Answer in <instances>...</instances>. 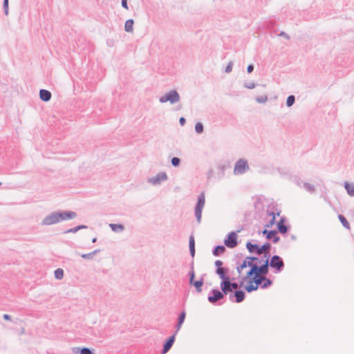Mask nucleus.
Returning a JSON list of instances; mask_svg holds the SVG:
<instances>
[{
  "instance_id": "4468645a",
  "label": "nucleus",
  "mask_w": 354,
  "mask_h": 354,
  "mask_svg": "<svg viewBox=\"0 0 354 354\" xmlns=\"http://www.w3.org/2000/svg\"><path fill=\"white\" fill-rule=\"evenodd\" d=\"M168 178L167 175L165 172H159L155 176L150 178L148 182L156 185H160L162 182L166 180Z\"/></svg>"
},
{
  "instance_id": "dca6fc26",
  "label": "nucleus",
  "mask_w": 354,
  "mask_h": 354,
  "mask_svg": "<svg viewBox=\"0 0 354 354\" xmlns=\"http://www.w3.org/2000/svg\"><path fill=\"white\" fill-rule=\"evenodd\" d=\"M229 272L230 270L227 267H222L221 269H218V271H215V273L221 279V283L224 282L225 280L230 277Z\"/></svg>"
},
{
  "instance_id": "c85d7f7f",
  "label": "nucleus",
  "mask_w": 354,
  "mask_h": 354,
  "mask_svg": "<svg viewBox=\"0 0 354 354\" xmlns=\"http://www.w3.org/2000/svg\"><path fill=\"white\" fill-rule=\"evenodd\" d=\"M88 228V226L86 225H78L74 227H72V228H70L67 230H66L64 232L65 234H67V233H76L77 232H78L79 230H84V229H87Z\"/></svg>"
},
{
  "instance_id": "a211bd4d",
  "label": "nucleus",
  "mask_w": 354,
  "mask_h": 354,
  "mask_svg": "<svg viewBox=\"0 0 354 354\" xmlns=\"http://www.w3.org/2000/svg\"><path fill=\"white\" fill-rule=\"evenodd\" d=\"M263 263H261L259 268V277L267 276L269 272V268H270L269 260H263Z\"/></svg>"
},
{
  "instance_id": "a878e982",
  "label": "nucleus",
  "mask_w": 354,
  "mask_h": 354,
  "mask_svg": "<svg viewBox=\"0 0 354 354\" xmlns=\"http://www.w3.org/2000/svg\"><path fill=\"white\" fill-rule=\"evenodd\" d=\"M344 187L350 196H354V183L345 182Z\"/></svg>"
},
{
  "instance_id": "f257e3e1",
  "label": "nucleus",
  "mask_w": 354,
  "mask_h": 354,
  "mask_svg": "<svg viewBox=\"0 0 354 354\" xmlns=\"http://www.w3.org/2000/svg\"><path fill=\"white\" fill-rule=\"evenodd\" d=\"M77 213L72 210H57L52 212L45 216L41 222V225H52L64 221L76 218Z\"/></svg>"
},
{
  "instance_id": "49530a36",
  "label": "nucleus",
  "mask_w": 354,
  "mask_h": 354,
  "mask_svg": "<svg viewBox=\"0 0 354 354\" xmlns=\"http://www.w3.org/2000/svg\"><path fill=\"white\" fill-rule=\"evenodd\" d=\"M80 256L82 258H83L84 259H87V260H91V259H93V258L91 252L87 253V254H82Z\"/></svg>"
},
{
  "instance_id": "0e129e2a",
  "label": "nucleus",
  "mask_w": 354,
  "mask_h": 354,
  "mask_svg": "<svg viewBox=\"0 0 354 354\" xmlns=\"http://www.w3.org/2000/svg\"><path fill=\"white\" fill-rule=\"evenodd\" d=\"M236 257L239 258V257H243V254L241 253H238L236 254Z\"/></svg>"
},
{
  "instance_id": "13d9d810",
  "label": "nucleus",
  "mask_w": 354,
  "mask_h": 354,
  "mask_svg": "<svg viewBox=\"0 0 354 354\" xmlns=\"http://www.w3.org/2000/svg\"><path fill=\"white\" fill-rule=\"evenodd\" d=\"M236 271H237V272H238V274H239V277H240V275H241V274H242V272H243V268H241V266H238V265H236Z\"/></svg>"
},
{
  "instance_id": "1a4fd4ad",
  "label": "nucleus",
  "mask_w": 354,
  "mask_h": 354,
  "mask_svg": "<svg viewBox=\"0 0 354 354\" xmlns=\"http://www.w3.org/2000/svg\"><path fill=\"white\" fill-rule=\"evenodd\" d=\"M249 169L248 161L245 159H239L234 165V174L235 175L243 174L246 171L249 170Z\"/></svg>"
},
{
  "instance_id": "ea45409f",
  "label": "nucleus",
  "mask_w": 354,
  "mask_h": 354,
  "mask_svg": "<svg viewBox=\"0 0 354 354\" xmlns=\"http://www.w3.org/2000/svg\"><path fill=\"white\" fill-rule=\"evenodd\" d=\"M171 164L172 165V166H174V167H177L180 165V159L178 158V157H174L171 158Z\"/></svg>"
},
{
  "instance_id": "6e6552de",
  "label": "nucleus",
  "mask_w": 354,
  "mask_h": 354,
  "mask_svg": "<svg viewBox=\"0 0 354 354\" xmlns=\"http://www.w3.org/2000/svg\"><path fill=\"white\" fill-rule=\"evenodd\" d=\"M180 95L176 90H171L164 95L161 96L159 99L160 103H165L169 102L171 104L178 102L180 100Z\"/></svg>"
},
{
  "instance_id": "e2e57ef3",
  "label": "nucleus",
  "mask_w": 354,
  "mask_h": 354,
  "mask_svg": "<svg viewBox=\"0 0 354 354\" xmlns=\"http://www.w3.org/2000/svg\"><path fill=\"white\" fill-rule=\"evenodd\" d=\"M296 239H297V237H296V236H295V235H293V234H292V235H291V239H292V240L295 241V240H296Z\"/></svg>"
},
{
  "instance_id": "79ce46f5",
  "label": "nucleus",
  "mask_w": 354,
  "mask_h": 354,
  "mask_svg": "<svg viewBox=\"0 0 354 354\" xmlns=\"http://www.w3.org/2000/svg\"><path fill=\"white\" fill-rule=\"evenodd\" d=\"M195 248V239L193 234L189 236V248Z\"/></svg>"
},
{
  "instance_id": "338daca9",
  "label": "nucleus",
  "mask_w": 354,
  "mask_h": 354,
  "mask_svg": "<svg viewBox=\"0 0 354 354\" xmlns=\"http://www.w3.org/2000/svg\"><path fill=\"white\" fill-rule=\"evenodd\" d=\"M257 202L254 203V207H257Z\"/></svg>"
},
{
  "instance_id": "c756f323",
  "label": "nucleus",
  "mask_w": 354,
  "mask_h": 354,
  "mask_svg": "<svg viewBox=\"0 0 354 354\" xmlns=\"http://www.w3.org/2000/svg\"><path fill=\"white\" fill-rule=\"evenodd\" d=\"M338 219L342 223V225L347 230L351 229V225L349 222L347 221L346 218L343 214L338 215Z\"/></svg>"
},
{
  "instance_id": "cd10ccee",
  "label": "nucleus",
  "mask_w": 354,
  "mask_h": 354,
  "mask_svg": "<svg viewBox=\"0 0 354 354\" xmlns=\"http://www.w3.org/2000/svg\"><path fill=\"white\" fill-rule=\"evenodd\" d=\"M134 21L132 19H127L124 24V30L127 32H132L133 30Z\"/></svg>"
},
{
  "instance_id": "4c0bfd02",
  "label": "nucleus",
  "mask_w": 354,
  "mask_h": 354,
  "mask_svg": "<svg viewBox=\"0 0 354 354\" xmlns=\"http://www.w3.org/2000/svg\"><path fill=\"white\" fill-rule=\"evenodd\" d=\"M276 218H274V216H273V218H272L268 222H267L264 225V227L265 229L268 230V228L272 227L274 224H276Z\"/></svg>"
},
{
  "instance_id": "052dcab7",
  "label": "nucleus",
  "mask_w": 354,
  "mask_h": 354,
  "mask_svg": "<svg viewBox=\"0 0 354 354\" xmlns=\"http://www.w3.org/2000/svg\"><path fill=\"white\" fill-rule=\"evenodd\" d=\"M189 268H190V270H194V261L193 259H192V261L189 263Z\"/></svg>"
},
{
  "instance_id": "bf43d9fd",
  "label": "nucleus",
  "mask_w": 354,
  "mask_h": 354,
  "mask_svg": "<svg viewBox=\"0 0 354 354\" xmlns=\"http://www.w3.org/2000/svg\"><path fill=\"white\" fill-rule=\"evenodd\" d=\"M186 122V119L184 117H180L179 119V123L181 126H184Z\"/></svg>"
},
{
  "instance_id": "39448f33",
  "label": "nucleus",
  "mask_w": 354,
  "mask_h": 354,
  "mask_svg": "<svg viewBox=\"0 0 354 354\" xmlns=\"http://www.w3.org/2000/svg\"><path fill=\"white\" fill-rule=\"evenodd\" d=\"M269 263L270 268L276 274L281 272L285 267V263L283 259L277 254H274L270 257Z\"/></svg>"
},
{
  "instance_id": "20e7f679",
  "label": "nucleus",
  "mask_w": 354,
  "mask_h": 354,
  "mask_svg": "<svg viewBox=\"0 0 354 354\" xmlns=\"http://www.w3.org/2000/svg\"><path fill=\"white\" fill-rule=\"evenodd\" d=\"M205 203V192H202L198 196L197 202L194 207V215L198 223H201L202 219V211Z\"/></svg>"
},
{
  "instance_id": "f704fd0d",
  "label": "nucleus",
  "mask_w": 354,
  "mask_h": 354,
  "mask_svg": "<svg viewBox=\"0 0 354 354\" xmlns=\"http://www.w3.org/2000/svg\"><path fill=\"white\" fill-rule=\"evenodd\" d=\"M260 249L262 251V253L265 251H270L271 243L266 241L262 245H260Z\"/></svg>"
},
{
  "instance_id": "2f4dec72",
  "label": "nucleus",
  "mask_w": 354,
  "mask_h": 354,
  "mask_svg": "<svg viewBox=\"0 0 354 354\" xmlns=\"http://www.w3.org/2000/svg\"><path fill=\"white\" fill-rule=\"evenodd\" d=\"M295 102V97L293 95H290L288 96L286 102V104L288 107L292 106Z\"/></svg>"
},
{
  "instance_id": "393cba45",
  "label": "nucleus",
  "mask_w": 354,
  "mask_h": 354,
  "mask_svg": "<svg viewBox=\"0 0 354 354\" xmlns=\"http://www.w3.org/2000/svg\"><path fill=\"white\" fill-rule=\"evenodd\" d=\"M249 266L254 263H261L263 261V259H260L259 257L255 256H248L245 257Z\"/></svg>"
},
{
  "instance_id": "7ed1b4c3",
  "label": "nucleus",
  "mask_w": 354,
  "mask_h": 354,
  "mask_svg": "<svg viewBox=\"0 0 354 354\" xmlns=\"http://www.w3.org/2000/svg\"><path fill=\"white\" fill-rule=\"evenodd\" d=\"M214 288L210 290L208 296L207 301L213 305H221V300L227 295L223 288Z\"/></svg>"
},
{
  "instance_id": "ddd939ff",
  "label": "nucleus",
  "mask_w": 354,
  "mask_h": 354,
  "mask_svg": "<svg viewBox=\"0 0 354 354\" xmlns=\"http://www.w3.org/2000/svg\"><path fill=\"white\" fill-rule=\"evenodd\" d=\"M176 335L175 333L170 335L169 337H167L165 342H163L162 348L161 351L162 354L167 353L172 347L175 340H176Z\"/></svg>"
},
{
  "instance_id": "473e14b6",
  "label": "nucleus",
  "mask_w": 354,
  "mask_h": 354,
  "mask_svg": "<svg viewBox=\"0 0 354 354\" xmlns=\"http://www.w3.org/2000/svg\"><path fill=\"white\" fill-rule=\"evenodd\" d=\"M303 187L308 192H309L310 193H312V192H314L315 189V187L314 185L308 183H303Z\"/></svg>"
},
{
  "instance_id": "7c9ffc66",
  "label": "nucleus",
  "mask_w": 354,
  "mask_h": 354,
  "mask_svg": "<svg viewBox=\"0 0 354 354\" xmlns=\"http://www.w3.org/2000/svg\"><path fill=\"white\" fill-rule=\"evenodd\" d=\"M64 270L62 268H57L54 271L55 278L57 279H62L64 277Z\"/></svg>"
},
{
  "instance_id": "5701e85b",
  "label": "nucleus",
  "mask_w": 354,
  "mask_h": 354,
  "mask_svg": "<svg viewBox=\"0 0 354 354\" xmlns=\"http://www.w3.org/2000/svg\"><path fill=\"white\" fill-rule=\"evenodd\" d=\"M39 94L41 100L45 102H49L52 97L50 91L46 89H40Z\"/></svg>"
},
{
  "instance_id": "9d476101",
  "label": "nucleus",
  "mask_w": 354,
  "mask_h": 354,
  "mask_svg": "<svg viewBox=\"0 0 354 354\" xmlns=\"http://www.w3.org/2000/svg\"><path fill=\"white\" fill-rule=\"evenodd\" d=\"M258 233L263 234L267 240L271 241L273 243H277L280 241V237L277 235L279 232L276 230L264 229L262 231H259Z\"/></svg>"
},
{
  "instance_id": "5fc2aeb1",
  "label": "nucleus",
  "mask_w": 354,
  "mask_h": 354,
  "mask_svg": "<svg viewBox=\"0 0 354 354\" xmlns=\"http://www.w3.org/2000/svg\"><path fill=\"white\" fill-rule=\"evenodd\" d=\"M254 65L252 64H250L247 67V72L248 73H251L254 71Z\"/></svg>"
},
{
  "instance_id": "8fccbe9b",
  "label": "nucleus",
  "mask_w": 354,
  "mask_h": 354,
  "mask_svg": "<svg viewBox=\"0 0 354 354\" xmlns=\"http://www.w3.org/2000/svg\"><path fill=\"white\" fill-rule=\"evenodd\" d=\"M295 182L299 187H303V183H304L299 177H295Z\"/></svg>"
},
{
  "instance_id": "e433bc0d",
  "label": "nucleus",
  "mask_w": 354,
  "mask_h": 354,
  "mask_svg": "<svg viewBox=\"0 0 354 354\" xmlns=\"http://www.w3.org/2000/svg\"><path fill=\"white\" fill-rule=\"evenodd\" d=\"M8 4H9V0H3V12H4L5 15H6V16H8V13H9Z\"/></svg>"
},
{
  "instance_id": "09e8293b",
  "label": "nucleus",
  "mask_w": 354,
  "mask_h": 354,
  "mask_svg": "<svg viewBox=\"0 0 354 354\" xmlns=\"http://www.w3.org/2000/svg\"><path fill=\"white\" fill-rule=\"evenodd\" d=\"M279 214H280V212H278L275 213V212H273V211H270H270L267 210V215H268V216H272V218H273V216H274V218H276V216H279Z\"/></svg>"
},
{
  "instance_id": "2eb2a0df",
  "label": "nucleus",
  "mask_w": 354,
  "mask_h": 354,
  "mask_svg": "<svg viewBox=\"0 0 354 354\" xmlns=\"http://www.w3.org/2000/svg\"><path fill=\"white\" fill-rule=\"evenodd\" d=\"M245 247L248 252L251 254H255L258 256H260L262 254V251L260 249V245L257 243H252L251 241H248L246 243Z\"/></svg>"
},
{
  "instance_id": "774afa93",
  "label": "nucleus",
  "mask_w": 354,
  "mask_h": 354,
  "mask_svg": "<svg viewBox=\"0 0 354 354\" xmlns=\"http://www.w3.org/2000/svg\"><path fill=\"white\" fill-rule=\"evenodd\" d=\"M1 184H2L1 182H0V185H1Z\"/></svg>"
},
{
  "instance_id": "de8ad7c7",
  "label": "nucleus",
  "mask_w": 354,
  "mask_h": 354,
  "mask_svg": "<svg viewBox=\"0 0 354 354\" xmlns=\"http://www.w3.org/2000/svg\"><path fill=\"white\" fill-rule=\"evenodd\" d=\"M261 254H263V258L268 260H270L271 257L270 251H265Z\"/></svg>"
},
{
  "instance_id": "6e6d98bb",
  "label": "nucleus",
  "mask_w": 354,
  "mask_h": 354,
  "mask_svg": "<svg viewBox=\"0 0 354 354\" xmlns=\"http://www.w3.org/2000/svg\"><path fill=\"white\" fill-rule=\"evenodd\" d=\"M106 44L109 47H113L115 44V41L113 39H107Z\"/></svg>"
},
{
  "instance_id": "bb28decb",
  "label": "nucleus",
  "mask_w": 354,
  "mask_h": 354,
  "mask_svg": "<svg viewBox=\"0 0 354 354\" xmlns=\"http://www.w3.org/2000/svg\"><path fill=\"white\" fill-rule=\"evenodd\" d=\"M109 227L114 232H121L124 230V225L120 223H111Z\"/></svg>"
},
{
  "instance_id": "3c124183",
  "label": "nucleus",
  "mask_w": 354,
  "mask_h": 354,
  "mask_svg": "<svg viewBox=\"0 0 354 354\" xmlns=\"http://www.w3.org/2000/svg\"><path fill=\"white\" fill-rule=\"evenodd\" d=\"M189 250L190 256L192 257V259L194 260L195 254H196V249H195V248H189Z\"/></svg>"
},
{
  "instance_id": "37998d69",
  "label": "nucleus",
  "mask_w": 354,
  "mask_h": 354,
  "mask_svg": "<svg viewBox=\"0 0 354 354\" xmlns=\"http://www.w3.org/2000/svg\"><path fill=\"white\" fill-rule=\"evenodd\" d=\"M232 66H233V62H232V61H231V62H230L228 63V64L226 66L225 69V72L226 73H231V72H232Z\"/></svg>"
},
{
  "instance_id": "4be33fe9",
  "label": "nucleus",
  "mask_w": 354,
  "mask_h": 354,
  "mask_svg": "<svg viewBox=\"0 0 354 354\" xmlns=\"http://www.w3.org/2000/svg\"><path fill=\"white\" fill-rule=\"evenodd\" d=\"M72 350L75 354H94V349L87 347H74Z\"/></svg>"
},
{
  "instance_id": "f3484780",
  "label": "nucleus",
  "mask_w": 354,
  "mask_h": 354,
  "mask_svg": "<svg viewBox=\"0 0 354 354\" xmlns=\"http://www.w3.org/2000/svg\"><path fill=\"white\" fill-rule=\"evenodd\" d=\"M186 317V312L185 310H183L178 315L177 322L175 325L176 330L174 331L175 334H177L180 328L182 327L183 324L184 323Z\"/></svg>"
},
{
  "instance_id": "b1692460",
  "label": "nucleus",
  "mask_w": 354,
  "mask_h": 354,
  "mask_svg": "<svg viewBox=\"0 0 354 354\" xmlns=\"http://www.w3.org/2000/svg\"><path fill=\"white\" fill-rule=\"evenodd\" d=\"M226 251V248L225 245H218L213 248L212 249V254L214 257H219L222 254H223Z\"/></svg>"
},
{
  "instance_id": "69168bd1",
  "label": "nucleus",
  "mask_w": 354,
  "mask_h": 354,
  "mask_svg": "<svg viewBox=\"0 0 354 354\" xmlns=\"http://www.w3.org/2000/svg\"><path fill=\"white\" fill-rule=\"evenodd\" d=\"M97 241V238L96 237H94L92 239V243H94Z\"/></svg>"
},
{
  "instance_id": "aec40b11",
  "label": "nucleus",
  "mask_w": 354,
  "mask_h": 354,
  "mask_svg": "<svg viewBox=\"0 0 354 354\" xmlns=\"http://www.w3.org/2000/svg\"><path fill=\"white\" fill-rule=\"evenodd\" d=\"M261 263H254L249 266L250 269L247 272L248 276H251L254 280L255 278L259 277V268Z\"/></svg>"
},
{
  "instance_id": "c03bdc74",
  "label": "nucleus",
  "mask_w": 354,
  "mask_h": 354,
  "mask_svg": "<svg viewBox=\"0 0 354 354\" xmlns=\"http://www.w3.org/2000/svg\"><path fill=\"white\" fill-rule=\"evenodd\" d=\"M243 86L248 89H253L255 88L256 84L254 82H245Z\"/></svg>"
},
{
  "instance_id": "58836bf2",
  "label": "nucleus",
  "mask_w": 354,
  "mask_h": 354,
  "mask_svg": "<svg viewBox=\"0 0 354 354\" xmlns=\"http://www.w3.org/2000/svg\"><path fill=\"white\" fill-rule=\"evenodd\" d=\"M187 277H188V279H189V283H191L194 281H196L195 280V277H196L195 271L194 270H189L188 274H187Z\"/></svg>"
},
{
  "instance_id": "412c9836",
  "label": "nucleus",
  "mask_w": 354,
  "mask_h": 354,
  "mask_svg": "<svg viewBox=\"0 0 354 354\" xmlns=\"http://www.w3.org/2000/svg\"><path fill=\"white\" fill-rule=\"evenodd\" d=\"M204 276L205 274H203L198 280L194 281L189 283L190 286H193L196 288V291L198 293H201L202 292V287L204 284Z\"/></svg>"
},
{
  "instance_id": "72a5a7b5",
  "label": "nucleus",
  "mask_w": 354,
  "mask_h": 354,
  "mask_svg": "<svg viewBox=\"0 0 354 354\" xmlns=\"http://www.w3.org/2000/svg\"><path fill=\"white\" fill-rule=\"evenodd\" d=\"M204 127L203 123L198 122L195 124V131L198 134H201L203 132Z\"/></svg>"
},
{
  "instance_id": "4d7b16f0",
  "label": "nucleus",
  "mask_w": 354,
  "mask_h": 354,
  "mask_svg": "<svg viewBox=\"0 0 354 354\" xmlns=\"http://www.w3.org/2000/svg\"><path fill=\"white\" fill-rule=\"evenodd\" d=\"M3 318L6 321H12V317H11V315H10L8 314H4L3 315Z\"/></svg>"
},
{
  "instance_id": "a19ab883",
  "label": "nucleus",
  "mask_w": 354,
  "mask_h": 354,
  "mask_svg": "<svg viewBox=\"0 0 354 354\" xmlns=\"http://www.w3.org/2000/svg\"><path fill=\"white\" fill-rule=\"evenodd\" d=\"M236 265L241 266V268L243 269H245L247 267H249V264L245 258L244 259V260L242 262H239V261H237L236 262Z\"/></svg>"
},
{
  "instance_id": "603ef678",
  "label": "nucleus",
  "mask_w": 354,
  "mask_h": 354,
  "mask_svg": "<svg viewBox=\"0 0 354 354\" xmlns=\"http://www.w3.org/2000/svg\"><path fill=\"white\" fill-rule=\"evenodd\" d=\"M127 1L128 0H122L121 1L122 7L126 10H129Z\"/></svg>"
},
{
  "instance_id": "6ab92c4d",
  "label": "nucleus",
  "mask_w": 354,
  "mask_h": 354,
  "mask_svg": "<svg viewBox=\"0 0 354 354\" xmlns=\"http://www.w3.org/2000/svg\"><path fill=\"white\" fill-rule=\"evenodd\" d=\"M238 279H239V285L241 288L244 286L245 282H247L246 286L254 284V279L251 276H248V272H246L245 276L240 275V277H238Z\"/></svg>"
},
{
  "instance_id": "0eeeda50",
  "label": "nucleus",
  "mask_w": 354,
  "mask_h": 354,
  "mask_svg": "<svg viewBox=\"0 0 354 354\" xmlns=\"http://www.w3.org/2000/svg\"><path fill=\"white\" fill-rule=\"evenodd\" d=\"M242 230H243V228H241V229L236 230V232L232 231V232H229L224 239L225 245L229 248H234L236 246H237V245H238L237 233L240 232Z\"/></svg>"
},
{
  "instance_id": "423d86ee",
  "label": "nucleus",
  "mask_w": 354,
  "mask_h": 354,
  "mask_svg": "<svg viewBox=\"0 0 354 354\" xmlns=\"http://www.w3.org/2000/svg\"><path fill=\"white\" fill-rule=\"evenodd\" d=\"M235 277H230L223 283H220V288H223L227 295L230 294L232 291L241 288L238 282L235 281Z\"/></svg>"
},
{
  "instance_id": "f03ea898",
  "label": "nucleus",
  "mask_w": 354,
  "mask_h": 354,
  "mask_svg": "<svg viewBox=\"0 0 354 354\" xmlns=\"http://www.w3.org/2000/svg\"><path fill=\"white\" fill-rule=\"evenodd\" d=\"M272 281L267 276H261L255 278L253 285L245 286L244 289L250 293L256 291L259 287L262 289L268 288L272 285Z\"/></svg>"
},
{
  "instance_id": "f8f14e48",
  "label": "nucleus",
  "mask_w": 354,
  "mask_h": 354,
  "mask_svg": "<svg viewBox=\"0 0 354 354\" xmlns=\"http://www.w3.org/2000/svg\"><path fill=\"white\" fill-rule=\"evenodd\" d=\"M245 292L239 288L229 294V299L233 303H241L245 300Z\"/></svg>"
},
{
  "instance_id": "c9c22d12",
  "label": "nucleus",
  "mask_w": 354,
  "mask_h": 354,
  "mask_svg": "<svg viewBox=\"0 0 354 354\" xmlns=\"http://www.w3.org/2000/svg\"><path fill=\"white\" fill-rule=\"evenodd\" d=\"M268 95H260V96H257L255 98V100L258 102V103H265L268 101Z\"/></svg>"
},
{
  "instance_id": "680f3d73",
  "label": "nucleus",
  "mask_w": 354,
  "mask_h": 354,
  "mask_svg": "<svg viewBox=\"0 0 354 354\" xmlns=\"http://www.w3.org/2000/svg\"><path fill=\"white\" fill-rule=\"evenodd\" d=\"M100 251H101L100 249H96V250H93V252H91V254H93V257H94V256L96 254L99 253Z\"/></svg>"
},
{
  "instance_id": "9b49d317",
  "label": "nucleus",
  "mask_w": 354,
  "mask_h": 354,
  "mask_svg": "<svg viewBox=\"0 0 354 354\" xmlns=\"http://www.w3.org/2000/svg\"><path fill=\"white\" fill-rule=\"evenodd\" d=\"M287 219L285 216H281L279 221H277V231L283 236H286L290 230V225L286 224Z\"/></svg>"
},
{
  "instance_id": "864d4df0",
  "label": "nucleus",
  "mask_w": 354,
  "mask_h": 354,
  "mask_svg": "<svg viewBox=\"0 0 354 354\" xmlns=\"http://www.w3.org/2000/svg\"><path fill=\"white\" fill-rule=\"evenodd\" d=\"M279 36L283 37L286 38L288 40H289L290 39V36L287 33H286L284 31H281L279 34Z\"/></svg>"
},
{
  "instance_id": "a18cd8bd",
  "label": "nucleus",
  "mask_w": 354,
  "mask_h": 354,
  "mask_svg": "<svg viewBox=\"0 0 354 354\" xmlns=\"http://www.w3.org/2000/svg\"><path fill=\"white\" fill-rule=\"evenodd\" d=\"M223 261L221 260H216L214 263V266L216 267L215 271H218V269H221V268L223 267Z\"/></svg>"
}]
</instances>
